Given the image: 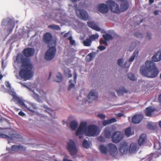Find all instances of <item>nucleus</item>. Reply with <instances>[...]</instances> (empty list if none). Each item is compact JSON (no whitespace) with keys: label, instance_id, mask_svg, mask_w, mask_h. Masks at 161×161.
I'll return each instance as SVG.
<instances>
[{"label":"nucleus","instance_id":"obj_1","mask_svg":"<svg viewBox=\"0 0 161 161\" xmlns=\"http://www.w3.org/2000/svg\"><path fill=\"white\" fill-rule=\"evenodd\" d=\"M52 38L51 34L49 32L45 33L43 37L44 42L48 44L47 46L49 47L45 54V59L47 60H50L53 59L56 52V43L55 42L52 41Z\"/></svg>","mask_w":161,"mask_h":161},{"label":"nucleus","instance_id":"obj_2","mask_svg":"<svg viewBox=\"0 0 161 161\" xmlns=\"http://www.w3.org/2000/svg\"><path fill=\"white\" fill-rule=\"evenodd\" d=\"M145 64V66H142L140 68V72L142 75L149 78H154L158 75V70L153 61H147Z\"/></svg>","mask_w":161,"mask_h":161},{"label":"nucleus","instance_id":"obj_3","mask_svg":"<svg viewBox=\"0 0 161 161\" xmlns=\"http://www.w3.org/2000/svg\"><path fill=\"white\" fill-rule=\"evenodd\" d=\"M21 63V68L19 72V76L25 80L31 79L33 75L32 64L29 60L25 59L22 60Z\"/></svg>","mask_w":161,"mask_h":161},{"label":"nucleus","instance_id":"obj_4","mask_svg":"<svg viewBox=\"0 0 161 161\" xmlns=\"http://www.w3.org/2000/svg\"><path fill=\"white\" fill-rule=\"evenodd\" d=\"M98 127L95 125H92L87 126L85 130L84 134L88 136H94L99 134Z\"/></svg>","mask_w":161,"mask_h":161},{"label":"nucleus","instance_id":"obj_5","mask_svg":"<svg viewBox=\"0 0 161 161\" xmlns=\"http://www.w3.org/2000/svg\"><path fill=\"white\" fill-rule=\"evenodd\" d=\"M67 149L72 156L75 155L77 153L78 151L75 144L72 140H69L68 142Z\"/></svg>","mask_w":161,"mask_h":161},{"label":"nucleus","instance_id":"obj_6","mask_svg":"<svg viewBox=\"0 0 161 161\" xmlns=\"http://www.w3.org/2000/svg\"><path fill=\"white\" fill-rule=\"evenodd\" d=\"M87 126V123L85 122H81L76 132V136H79L80 139L83 137V134L85 133V130Z\"/></svg>","mask_w":161,"mask_h":161},{"label":"nucleus","instance_id":"obj_7","mask_svg":"<svg viewBox=\"0 0 161 161\" xmlns=\"http://www.w3.org/2000/svg\"><path fill=\"white\" fill-rule=\"evenodd\" d=\"M106 3L112 12L116 13L120 12V10L119 5L114 1L109 0L107 1Z\"/></svg>","mask_w":161,"mask_h":161},{"label":"nucleus","instance_id":"obj_8","mask_svg":"<svg viewBox=\"0 0 161 161\" xmlns=\"http://www.w3.org/2000/svg\"><path fill=\"white\" fill-rule=\"evenodd\" d=\"M7 22V32L8 34L10 33L12 31L14 27V24H13L12 20L11 19L8 18L6 19H3L2 21L1 25H5V23Z\"/></svg>","mask_w":161,"mask_h":161},{"label":"nucleus","instance_id":"obj_9","mask_svg":"<svg viewBox=\"0 0 161 161\" xmlns=\"http://www.w3.org/2000/svg\"><path fill=\"white\" fill-rule=\"evenodd\" d=\"M123 137L121 132L117 131L113 133L111 138L113 142L118 143L122 140Z\"/></svg>","mask_w":161,"mask_h":161},{"label":"nucleus","instance_id":"obj_10","mask_svg":"<svg viewBox=\"0 0 161 161\" xmlns=\"http://www.w3.org/2000/svg\"><path fill=\"white\" fill-rule=\"evenodd\" d=\"M108 146L110 155L113 157H116L118 153L117 149L116 146L112 143H109Z\"/></svg>","mask_w":161,"mask_h":161},{"label":"nucleus","instance_id":"obj_11","mask_svg":"<svg viewBox=\"0 0 161 161\" xmlns=\"http://www.w3.org/2000/svg\"><path fill=\"white\" fill-rule=\"evenodd\" d=\"M98 94L94 90H91L88 94L87 96L88 100L89 102H92L98 99Z\"/></svg>","mask_w":161,"mask_h":161},{"label":"nucleus","instance_id":"obj_12","mask_svg":"<svg viewBox=\"0 0 161 161\" xmlns=\"http://www.w3.org/2000/svg\"><path fill=\"white\" fill-rule=\"evenodd\" d=\"M13 100L15 102H16L17 103L19 104L21 106H23L25 107L27 109L30 111V112H33V110L31 109L30 108H28L26 105L25 104L24 102L19 97H18L17 96L15 95H13Z\"/></svg>","mask_w":161,"mask_h":161},{"label":"nucleus","instance_id":"obj_13","mask_svg":"<svg viewBox=\"0 0 161 161\" xmlns=\"http://www.w3.org/2000/svg\"><path fill=\"white\" fill-rule=\"evenodd\" d=\"M128 145L125 142L121 143L119 147V151L122 155L126 154L128 150Z\"/></svg>","mask_w":161,"mask_h":161},{"label":"nucleus","instance_id":"obj_14","mask_svg":"<svg viewBox=\"0 0 161 161\" xmlns=\"http://www.w3.org/2000/svg\"><path fill=\"white\" fill-rule=\"evenodd\" d=\"M108 5L104 3H101L98 6V10L100 12L103 14L107 13L109 10Z\"/></svg>","mask_w":161,"mask_h":161},{"label":"nucleus","instance_id":"obj_15","mask_svg":"<svg viewBox=\"0 0 161 161\" xmlns=\"http://www.w3.org/2000/svg\"><path fill=\"white\" fill-rule=\"evenodd\" d=\"M35 50L32 48H27L23 51V53L26 57H30L33 56Z\"/></svg>","mask_w":161,"mask_h":161},{"label":"nucleus","instance_id":"obj_16","mask_svg":"<svg viewBox=\"0 0 161 161\" xmlns=\"http://www.w3.org/2000/svg\"><path fill=\"white\" fill-rule=\"evenodd\" d=\"M143 118V116L141 114H136L132 118V122L134 124L139 123Z\"/></svg>","mask_w":161,"mask_h":161},{"label":"nucleus","instance_id":"obj_17","mask_svg":"<svg viewBox=\"0 0 161 161\" xmlns=\"http://www.w3.org/2000/svg\"><path fill=\"white\" fill-rule=\"evenodd\" d=\"M73 75L74 77V83H72L73 81L72 80H70L69 81V83H70V84L69 85L68 88V90L69 91L71 90L72 88L74 87L75 84L76 83L77 75V73L75 71L74 72Z\"/></svg>","mask_w":161,"mask_h":161},{"label":"nucleus","instance_id":"obj_18","mask_svg":"<svg viewBox=\"0 0 161 161\" xmlns=\"http://www.w3.org/2000/svg\"><path fill=\"white\" fill-rule=\"evenodd\" d=\"M156 109L155 108L151 106L146 108L144 111L147 116L151 117L152 113Z\"/></svg>","mask_w":161,"mask_h":161},{"label":"nucleus","instance_id":"obj_19","mask_svg":"<svg viewBox=\"0 0 161 161\" xmlns=\"http://www.w3.org/2000/svg\"><path fill=\"white\" fill-rule=\"evenodd\" d=\"M147 139L146 135L145 134H141L138 139V144L139 146L143 145L145 143V141Z\"/></svg>","mask_w":161,"mask_h":161},{"label":"nucleus","instance_id":"obj_20","mask_svg":"<svg viewBox=\"0 0 161 161\" xmlns=\"http://www.w3.org/2000/svg\"><path fill=\"white\" fill-rule=\"evenodd\" d=\"M80 13V17L84 20H86L88 19V15L87 13L82 9L78 10Z\"/></svg>","mask_w":161,"mask_h":161},{"label":"nucleus","instance_id":"obj_21","mask_svg":"<svg viewBox=\"0 0 161 161\" xmlns=\"http://www.w3.org/2000/svg\"><path fill=\"white\" fill-rule=\"evenodd\" d=\"M12 150L15 151H17L18 150L25 151L26 149V147L22 146L21 145H13L11 147Z\"/></svg>","mask_w":161,"mask_h":161},{"label":"nucleus","instance_id":"obj_22","mask_svg":"<svg viewBox=\"0 0 161 161\" xmlns=\"http://www.w3.org/2000/svg\"><path fill=\"white\" fill-rule=\"evenodd\" d=\"M87 24L88 26L97 31H100L101 30L100 28L93 22H88Z\"/></svg>","mask_w":161,"mask_h":161},{"label":"nucleus","instance_id":"obj_23","mask_svg":"<svg viewBox=\"0 0 161 161\" xmlns=\"http://www.w3.org/2000/svg\"><path fill=\"white\" fill-rule=\"evenodd\" d=\"M153 61L157 62L161 60V51L158 52L154 54L152 58Z\"/></svg>","mask_w":161,"mask_h":161},{"label":"nucleus","instance_id":"obj_24","mask_svg":"<svg viewBox=\"0 0 161 161\" xmlns=\"http://www.w3.org/2000/svg\"><path fill=\"white\" fill-rule=\"evenodd\" d=\"M129 6L128 2L126 0L121 2V8L122 11H125L127 10Z\"/></svg>","mask_w":161,"mask_h":161},{"label":"nucleus","instance_id":"obj_25","mask_svg":"<svg viewBox=\"0 0 161 161\" xmlns=\"http://www.w3.org/2000/svg\"><path fill=\"white\" fill-rule=\"evenodd\" d=\"M116 121L117 120L115 118H112L103 121L102 124L104 126H106L107 125L111 124Z\"/></svg>","mask_w":161,"mask_h":161},{"label":"nucleus","instance_id":"obj_26","mask_svg":"<svg viewBox=\"0 0 161 161\" xmlns=\"http://www.w3.org/2000/svg\"><path fill=\"white\" fill-rule=\"evenodd\" d=\"M115 90L117 92L119 96L122 95L125 93L128 92V90H126L124 87H121L119 89H115Z\"/></svg>","mask_w":161,"mask_h":161},{"label":"nucleus","instance_id":"obj_27","mask_svg":"<svg viewBox=\"0 0 161 161\" xmlns=\"http://www.w3.org/2000/svg\"><path fill=\"white\" fill-rule=\"evenodd\" d=\"M137 148V144L135 143H132L130 145L129 150L130 153H133L136 151Z\"/></svg>","mask_w":161,"mask_h":161},{"label":"nucleus","instance_id":"obj_28","mask_svg":"<svg viewBox=\"0 0 161 161\" xmlns=\"http://www.w3.org/2000/svg\"><path fill=\"white\" fill-rule=\"evenodd\" d=\"M139 51L137 50H135L131 58L128 60V62H132L134 61L135 58L136 57L138 54Z\"/></svg>","mask_w":161,"mask_h":161},{"label":"nucleus","instance_id":"obj_29","mask_svg":"<svg viewBox=\"0 0 161 161\" xmlns=\"http://www.w3.org/2000/svg\"><path fill=\"white\" fill-rule=\"evenodd\" d=\"M78 126V123L77 122L75 121H72L70 124V128L73 130H75Z\"/></svg>","mask_w":161,"mask_h":161},{"label":"nucleus","instance_id":"obj_30","mask_svg":"<svg viewBox=\"0 0 161 161\" xmlns=\"http://www.w3.org/2000/svg\"><path fill=\"white\" fill-rule=\"evenodd\" d=\"M95 54L92 53L88 54L86 57V61H90L93 60Z\"/></svg>","mask_w":161,"mask_h":161},{"label":"nucleus","instance_id":"obj_31","mask_svg":"<svg viewBox=\"0 0 161 161\" xmlns=\"http://www.w3.org/2000/svg\"><path fill=\"white\" fill-rule=\"evenodd\" d=\"M99 149L101 153L104 154H106L107 153V148L103 145H100L99 147Z\"/></svg>","mask_w":161,"mask_h":161},{"label":"nucleus","instance_id":"obj_32","mask_svg":"<svg viewBox=\"0 0 161 161\" xmlns=\"http://www.w3.org/2000/svg\"><path fill=\"white\" fill-rule=\"evenodd\" d=\"M92 42L89 38H87L85 40L82 42V43L84 46L89 47L91 46Z\"/></svg>","mask_w":161,"mask_h":161},{"label":"nucleus","instance_id":"obj_33","mask_svg":"<svg viewBox=\"0 0 161 161\" xmlns=\"http://www.w3.org/2000/svg\"><path fill=\"white\" fill-rule=\"evenodd\" d=\"M103 37L106 40L109 41L113 39V37L112 36L108 33H106L105 35H103Z\"/></svg>","mask_w":161,"mask_h":161},{"label":"nucleus","instance_id":"obj_34","mask_svg":"<svg viewBox=\"0 0 161 161\" xmlns=\"http://www.w3.org/2000/svg\"><path fill=\"white\" fill-rule=\"evenodd\" d=\"M33 97L36 99V101L38 102H42L41 98V97L39 96L38 94L36 93L35 92H33Z\"/></svg>","mask_w":161,"mask_h":161},{"label":"nucleus","instance_id":"obj_35","mask_svg":"<svg viewBox=\"0 0 161 161\" xmlns=\"http://www.w3.org/2000/svg\"><path fill=\"white\" fill-rule=\"evenodd\" d=\"M125 135L127 137H129L132 135L131 131V129L130 127L126 128L125 130Z\"/></svg>","mask_w":161,"mask_h":161},{"label":"nucleus","instance_id":"obj_36","mask_svg":"<svg viewBox=\"0 0 161 161\" xmlns=\"http://www.w3.org/2000/svg\"><path fill=\"white\" fill-rule=\"evenodd\" d=\"M111 132L108 130H105L104 131V136L105 138H110L111 137Z\"/></svg>","mask_w":161,"mask_h":161},{"label":"nucleus","instance_id":"obj_37","mask_svg":"<svg viewBox=\"0 0 161 161\" xmlns=\"http://www.w3.org/2000/svg\"><path fill=\"white\" fill-rule=\"evenodd\" d=\"M99 37L98 34H93L89 36V38L91 40L92 42L97 39Z\"/></svg>","mask_w":161,"mask_h":161},{"label":"nucleus","instance_id":"obj_38","mask_svg":"<svg viewBox=\"0 0 161 161\" xmlns=\"http://www.w3.org/2000/svg\"><path fill=\"white\" fill-rule=\"evenodd\" d=\"M82 146L84 147L86 149L89 147V145L88 142L86 139H85L83 142Z\"/></svg>","mask_w":161,"mask_h":161},{"label":"nucleus","instance_id":"obj_39","mask_svg":"<svg viewBox=\"0 0 161 161\" xmlns=\"http://www.w3.org/2000/svg\"><path fill=\"white\" fill-rule=\"evenodd\" d=\"M48 27L55 30H59L60 29L59 26L55 25H50L48 26Z\"/></svg>","mask_w":161,"mask_h":161},{"label":"nucleus","instance_id":"obj_40","mask_svg":"<svg viewBox=\"0 0 161 161\" xmlns=\"http://www.w3.org/2000/svg\"><path fill=\"white\" fill-rule=\"evenodd\" d=\"M38 92L40 95H41L42 97H46L47 93L44 92L42 89H38Z\"/></svg>","mask_w":161,"mask_h":161},{"label":"nucleus","instance_id":"obj_41","mask_svg":"<svg viewBox=\"0 0 161 161\" xmlns=\"http://www.w3.org/2000/svg\"><path fill=\"white\" fill-rule=\"evenodd\" d=\"M68 39L69 41V43L71 45H74L75 44V40H73L72 37L70 36L68 38Z\"/></svg>","mask_w":161,"mask_h":161},{"label":"nucleus","instance_id":"obj_42","mask_svg":"<svg viewBox=\"0 0 161 161\" xmlns=\"http://www.w3.org/2000/svg\"><path fill=\"white\" fill-rule=\"evenodd\" d=\"M147 127L149 129L153 130L155 129L156 128V126L153 125L151 123H148L147 125Z\"/></svg>","mask_w":161,"mask_h":161},{"label":"nucleus","instance_id":"obj_43","mask_svg":"<svg viewBox=\"0 0 161 161\" xmlns=\"http://www.w3.org/2000/svg\"><path fill=\"white\" fill-rule=\"evenodd\" d=\"M0 138L11 139V137L2 133H1L0 134Z\"/></svg>","mask_w":161,"mask_h":161},{"label":"nucleus","instance_id":"obj_44","mask_svg":"<svg viewBox=\"0 0 161 161\" xmlns=\"http://www.w3.org/2000/svg\"><path fill=\"white\" fill-rule=\"evenodd\" d=\"M128 78L132 80H134L135 79L134 75L132 73H129L128 75Z\"/></svg>","mask_w":161,"mask_h":161},{"label":"nucleus","instance_id":"obj_45","mask_svg":"<svg viewBox=\"0 0 161 161\" xmlns=\"http://www.w3.org/2000/svg\"><path fill=\"white\" fill-rule=\"evenodd\" d=\"M97 139L100 142H104L105 141V138L101 135L99 136L97 138Z\"/></svg>","mask_w":161,"mask_h":161},{"label":"nucleus","instance_id":"obj_46","mask_svg":"<svg viewBox=\"0 0 161 161\" xmlns=\"http://www.w3.org/2000/svg\"><path fill=\"white\" fill-rule=\"evenodd\" d=\"M97 116L102 119H104L106 118V116L105 115L101 113L98 114L97 115Z\"/></svg>","mask_w":161,"mask_h":161},{"label":"nucleus","instance_id":"obj_47","mask_svg":"<svg viewBox=\"0 0 161 161\" xmlns=\"http://www.w3.org/2000/svg\"><path fill=\"white\" fill-rule=\"evenodd\" d=\"M58 75H57L56 79H55V81L58 82H60V73H58Z\"/></svg>","mask_w":161,"mask_h":161},{"label":"nucleus","instance_id":"obj_48","mask_svg":"<svg viewBox=\"0 0 161 161\" xmlns=\"http://www.w3.org/2000/svg\"><path fill=\"white\" fill-rule=\"evenodd\" d=\"M123 63V60L122 59L120 58L118 59L117 62L118 65L120 66H121Z\"/></svg>","mask_w":161,"mask_h":161},{"label":"nucleus","instance_id":"obj_49","mask_svg":"<svg viewBox=\"0 0 161 161\" xmlns=\"http://www.w3.org/2000/svg\"><path fill=\"white\" fill-rule=\"evenodd\" d=\"M100 43L101 44H103L106 46L107 45L108 43L105 40H101L100 41Z\"/></svg>","mask_w":161,"mask_h":161},{"label":"nucleus","instance_id":"obj_50","mask_svg":"<svg viewBox=\"0 0 161 161\" xmlns=\"http://www.w3.org/2000/svg\"><path fill=\"white\" fill-rule=\"evenodd\" d=\"M98 48L99 49L100 51H102L105 50L106 49V47L103 46H100L98 47Z\"/></svg>","mask_w":161,"mask_h":161},{"label":"nucleus","instance_id":"obj_51","mask_svg":"<svg viewBox=\"0 0 161 161\" xmlns=\"http://www.w3.org/2000/svg\"><path fill=\"white\" fill-rule=\"evenodd\" d=\"M147 38L149 40H150L152 38V34L149 32H147Z\"/></svg>","mask_w":161,"mask_h":161},{"label":"nucleus","instance_id":"obj_52","mask_svg":"<svg viewBox=\"0 0 161 161\" xmlns=\"http://www.w3.org/2000/svg\"><path fill=\"white\" fill-rule=\"evenodd\" d=\"M6 86L8 88L11 89V85L9 82L7 81L5 82Z\"/></svg>","mask_w":161,"mask_h":161},{"label":"nucleus","instance_id":"obj_53","mask_svg":"<svg viewBox=\"0 0 161 161\" xmlns=\"http://www.w3.org/2000/svg\"><path fill=\"white\" fill-rule=\"evenodd\" d=\"M18 114L19 115L21 116H25V114L24 112L21 111H19V112Z\"/></svg>","mask_w":161,"mask_h":161},{"label":"nucleus","instance_id":"obj_54","mask_svg":"<svg viewBox=\"0 0 161 161\" xmlns=\"http://www.w3.org/2000/svg\"><path fill=\"white\" fill-rule=\"evenodd\" d=\"M70 72H71L70 70H68L69 74H68V77L69 78L71 77L72 76V75L70 73Z\"/></svg>","mask_w":161,"mask_h":161},{"label":"nucleus","instance_id":"obj_55","mask_svg":"<svg viewBox=\"0 0 161 161\" xmlns=\"http://www.w3.org/2000/svg\"><path fill=\"white\" fill-rule=\"evenodd\" d=\"M1 90L2 91H3V90L5 89V87L4 85H2L1 87Z\"/></svg>","mask_w":161,"mask_h":161},{"label":"nucleus","instance_id":"obj_56","mask_svg":"<svg viewBox=\"0 0 161 161\" xmlns=\"http://www.w3.org/2000/svg\"><path fill=\"white\" fill-rule=\"evenodd\" d=\"M158 11H159L158 10H155L154 12V14L155 15H158Z\"/></svg>","mask_w":161,"mask_h":161},{"label":"nucleus","instance_id":"obj_57","mask_svg":"<svg viewBox=\"0 0 161 161\" xmlns=\"http://www.w3.org/2000/svg\"><path fill=\"white\" fill-rule=\"evenodd\" d=\"M124 115L122 113H118L117 114V116L118 117H121L122 116H123Z\"/></svg>","mask_w":161,"mask_h":161},{"label":"nucleus","instance_id":"obj_58","mask_svg":"<svg viewBox=\"0 0 161 161\" xmlns=\"http://www.w3.org/2000/svg\"><path fill=\"white\" fill-rule=\"evenodd\" d=\"M69 33H65L64 35V37H67L69 35Z\"/></svg>","mask_w":161,"mask_h":161},{"label":"nucleus","instance_id":"obj_59","mask_svg":"<svg viewBox=\"0 0 161 161\" xmlns=\"http://www.w3.org/2000/svg\"><path fill=\"white\" fill-rule=\"evenodd\" d=\"M154 0H149V3L151 4L154 3Z\"/></svg>","mask_w":161,"mask_h":161},{"label":"nucleus","instance_id":"obj_60","mask_svg":"<svg viewBox=\"0 0 161 161\" xmlns=\"http://www.w3.org/2000/svg\"><path fill=\"white\" fill-rule=\"evenodd\" d=\"M43 108H46V109H49V108H48V107L47 105H43Z\"/></svg>","mask_w":161,"mask_h":161},{"label":"nucleus","instance_id":"obj_61","mask_svg":"<svg viewBox=\"0 0 161 161\" xmlns=\"http://www.w3.org/2000/svg\"><path fill=\"white\" fill-rule=\"evenodd\" d=\"M158 100L160 102H161V94L159 96Z\"/></svg>","mask_w":161,"mask_h":161},{"label":"nucleus","instance_id":"obj_62","mask_svg":"<svg viewBox=\"0 0 161 161\" xmlns=\"http://www.w3.org/2000/svg\"><path fill=\"white\" fill-rule=\"evenodd\" d=\"M134 49V47H133L132 49L131 48V47H130L129 48V50L130 52H131Z\"/></svg>","mask_w":161,"mask_h":161},{"label":"nucleus","instance_id":"obj_63","mask_svg":"<svg viewBox=\"0 0 161 161\" xmlns=\"http://www.w3.org/2000/svg\"><path fill=\"white\" fill-rule=\"evenodd\" d=\"M134 49V47H133L132 49L131 48V47H130L129 48V50L130 52H131Z\"/></svg>","mask_w":161,"mask_h":161},{"label":"nucleus","instance_id":"obj_64","mask_svg":"<svg viewBox=\"0 0 161 161\" xmlns=\"http://www.w3.org/2000/svg\"><path fill=\"white\" fill-rule=\"evenodd\" d=\"M45 112H47V113H48V114H50V115L51 116H52V114H51V113H50V112H48L47 111V110H45Z\"/></svg>","mask_w":161,"mask_h":161}]
</instances>
